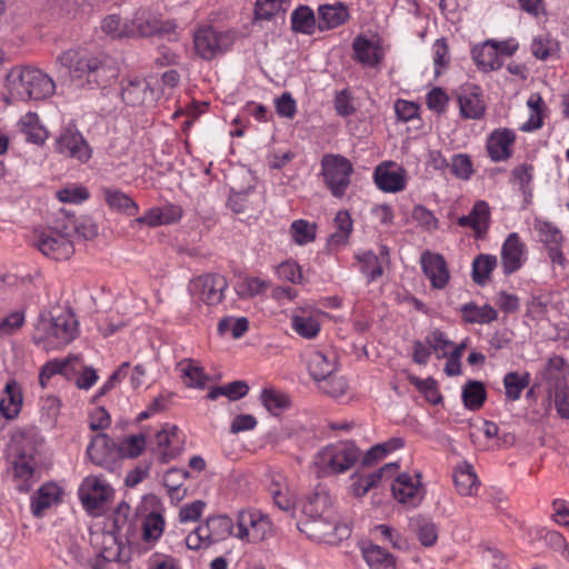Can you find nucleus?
<instances>
[{
    "label": "nucleus",
    "mask_w": 569,
    "mask_h": 569,
    "mask_svg": "<svg viewBox=\"0 0 569 569\" xmlns=\"http://www.w3.org/2000/svg\"><path fill=\"white\" fill-rule=\"evenodd\" d=\"M10 461L13 470V481L19 493H28L33 481L38 465L40 448L44 438L39 428L28 425L17 429L11 437Z\"/></svg>",
    "instance_id": "1"
},
{
    "label": "nucleus",
    "mask_w": 569,
    "mask_h": 569,
    "mask_svg": "<svg viewBox=\"0 0 569 569\" xmlns=\"http://www.w3.org/2000/svg\"><path fill=\"white\" fill-rule=\"evenodd\" d=\"M58 62L69 70L72 81L80 88L106 87L117 77V70L106 59L84 51L67 50L58 57Z\"/></svg>",
    "instance_id": "2"
},
{
    "label": "nucleus",
    "mask_w": 569,
    "mask_h": 569,
    "mask_svg": "<svg viewBox=\"0 0 569 569\" xmlns=\"http://www.w3.org/2000/svg\"><path fill=\"white\" fill-rule=\"evenodd\" d=\"M79 335V322L70 308H53L41 313L34 326L32 340L46 350L61 349Z\"/></svg>",
    "instance_id": "3"
},
{
    "label": "nucleus",
    "mask_w": 569,
    "mask_h": 569,
    "mask_svg": "<svg viewBox=\"0 0 569 569\" xmlns=\"http://www.w3.org/2000/svg\"><path fill=\"white\" fill-rule=\"evenodd\" d=\"M7 87L13 100H42L54 93L53 80L40 69L13 68L7 76Z\"/></svg>",
    "instance_id": "4"
},
{
    "label": "nucleus",
    "mask_w": 569,
    "mask_h": 569,
    "mask_svg": "<svg viewBox=\"0 0 569 569\" xmlns=\"http://www.w3.org/2000/svg\"><path fill=\"white\" fill-rule=\"evenodd\" d=\"M359 458L360 449L353 442L327 446L315 456V473L319 478L343 473L351 469Z\"/></svg>",
    "instance_id": "5"
},
{
    "label": "nucleus",
    "mask_w": 569,
    "mask_h": 569,
    "mask_svg": "<svg viewBox=\"0 0 569 569\" xmlns=\"http://www.w3.org/2000/svg\"><path fill=\"white\" fill-rule=\"evenodd\" d=\"M60 216L53 221L48 230L36 231L33 234V246L46 257L54 260H67L73 252V241L69 236V230Z\"/></svg>",
    "instance_id": "6"
},
{
    "label": "nucleus",
    "mask_w": 569,
    "mask_h": 569,
    "mask_svg": "<svg viewBox=\"0 0 569 569\" xmlns=\"http://www.w3.org/2000/svg\"><path fill=\"white\" fill-rule=\"evenodd\" d=\"M322 176L332 196L341 198L350 184L351 162L340 154H326L321 160Z\"/></svg>",
    "instance_id": "7"
},
{
    "label": "nucleus",
    "mask_w": 569,
    "mask_h": 569,
    "mask_svg": "<svg viewBox=\"0 0 569 569\" xmlns=\"http://www.w3.org/2000/svg\"><path fill=\"white\" fill-rule=\"evenodd\" d=\"M272 531V522L267 513L257 509H244L237 517L234 537L248 542H260Z\"/></svg>",
    "instance_id": "8"
},
{
    "label": "nucleus",
    "mask_w": 569,
    "mask_h": 569,
    "mask_svg": "<svg viewBox=\"0 0 569 569\" xmlns=\"http://www.w3.org/2000/svg\"><path fill=\"white\" fill-rule=\"evenodd\" d=\"M234 41L232 32L217 31L212 27H204L197 30L193 37L194 49L204 60H210L217 54L227 51Z\"/></svg>",
    "instance_id": "9"
},
{
    "label": "nucleus",
    "mask_w": 569,
    "mask_h": 569,
    "mask_svg": "<svg viewBox=\"0 0 569 569\" xmlns=\"http://www.w3.org/2000/svg\"><path fill=\"white\" fill-rule=\"evenodd\" d=\"M228 288L227 279L219 273H203L189 284L190 293L207 306H217Z\"/></svg>",
    "instance_id": "10"
},
{
    "label": "nucleus",
    "mask_w": 569,
    "mask_h": 569,
    "mask_svg": "<svg viewBox=\"0 0 569 569\" xmlns=\"http://www.w3.org/2000/svg\"><path fill=\"white\" fill-rule=\"evenodd\" d=\"M54 149L57 152L87 162L91 158V149L76 124L69 123L61 129L56 138Z\"/></svg>",
    "instance_id": "11"
},
{
    "label": "nucleus",
    "mask_w": 569,
    "mask_h": 569,
    "mask_svg": "<svg viewBox=\"0 0 569 569\" xmlns=\"http://www.w3.org/2000/svg\"><path fill=\"white\" fill-rule=\"evenodd\" d=\"M101 538V556L109 561L118 563H128L131 560L132 545L126 542L122 533H118L112 530H106L101 528V532L91 530L92 541H97Z\"/></svg>",
    "instance_id": "12"
},
{
    "label": "nucleus",
    "mask_w": 569,
    "mask_h": 569,
    "mask_svg": "<svg viewBox=\"0 0 569 569\" xmlns=\"http://www.w3.org/2000/svg\"><path fill=\"white\" fill-rule=\"evenodd\" d=\"M106 530L122 533L128 545H134L137 540V519L131 518V507L126 500H121L112 512L106 518L103 526Z\"/></svg>",
    "instance_id": "13"
},
{
    "label": "nucleus",
    "mask_w": 569,
    "mask_h": 569,
    "mask_svg": "<svg viewBox=\"0 0 569 569\" xmlns=\"http://www.w3.org/2000/svg\"><path fill=\"white\" fill-rule=\"evenodd\" d=\"M156 445L159 459L162 463L169 462L176 458L183 448V440L177 426L164 425L161 430L156 433Z\"/></svg>",
    "instance_id": "14"
},
{
    "label": "nucleus",
    "mask_w": 569,
    "mask_h": 569,
    "mask_svg": "<svg viewBox=\"0 0 569 569\" xmlns=\"http://www.w3.org/2000/svg\"><path fill=\"white\" fill-rule=\"evenodd\" d=\"M136 29V36L152 37L156 34L171 33L176 26L170 21H161L147 9H140L130 21Z\"/></svg>",
    "instance_id": "15"
},
{
    "label": "nucleus",
    "mask_w": 569,
    "mask_h": 569,
    "mask_svg": "<svg viewBox=\"0 0 569 569\" xmlns=\"http://www.w3.org/2000/svg\"><path fill=\"white\" fill-rule=\"evenodd\" d=\"M87 453L93 463L106 468L120 458L118 445L113 443L106 433H98L92 438Z\"/></svg>",
    "instance_id": "16"
},
{
    "label": "nucleus",
    "mask_w": 569,
    "mask_h": 569,
    "mask_svg": "<svg viewBox=\"0 0 569 569\" xmlns=\"http://www.w3.org/2000/svg\"><path fill=\"white\" fill-rule=\"evenodd\" d=\"M526 246L520 241L518 233H510L501 248V262L503 272L511 274L519 270L523 263Z\"/></svg>",
    "instance_id": "17"
},
{
    "label": "nucleus",
    "mask_w": 569,
    "mask_h": 569,
    "mask_svg": "<svg viewBox=\"0 0 569 569\" xmlns=\"http://www.w3.org/2000/svg\"><path fill=\"white\" fill-rule=\"evenodd\" d=\"M421 267L432 288L443 289L447 286L450 273L441 254L425 252L421 256Z\"/></svg>",
    "instance_id": "18"
},
{
    "label": "nucleus",
    "mask_w": 569,
    "mask_h": 569,
    "mask_svg": "<svg viewBox=\"0 0 569 569\" xmlns=\"http://www.w3.org/2000/svg\"><path fill=\"white\" fill-rule=\"evenodd\" d=\"M399 465L397 462L386 463L379 470L369 475H353L351 477V490L357 497H362L369 492L371 488H375L383 478H391L398 470Z\"/></svg>",
    "instance_id": "19"
},
{
    "label": "nucleus",
    "mask_w": 569,
    "mask_h": 569,
    "mask_svg": "<svg viewBox=\"0 0 569 569\" xmlns=\"http://www.w3.org/2000/svg\"><path fill=\"white\" fill-rule=\"evenodd\" d=\"M395 498H423L427 490L421 482V473H399L391 483Z\"/></svg>",
    "instance_id": "20"
},
{
    "label": "nucleus",
    "mask_w": 569,
    "mask_h": 569,
    "mask_svg": "<svg viewBox=\"0 0 569 569\" xmlns=\"http://www.w3.org/2000/svg\"><path fill=\"white\" fill-rule=\"evenodd\" d=\"M460 227H470L475 231L476 238H482L490 226V207L483 200H478L467 216L458 219Z\"/></svg>",
    "instance_id": "21"
},
{
    "label": "nucleus",
    "mask_w": 569,
    "mask_h": 569,
    "mask_svg": "<svg viewBox=\"0 0 569 569\" xmlns=\"http://www.w3.org/2000/svg\"><path fill=\"white\" fill-rule=\"evenodd\" d=\"M460 113L466 119H481L485 114L486 106L481 98V90L477 86H468L462 89L458 98Z\"/></svg>",
    "instance_id": "22"
},
{
    "label": "nucleus",
    "mask_w": 569,
    "mask_h": 569,
    "mask_svg": "<svg viewBox=\"0 0 569 569\" xmlns=\"http://www.w3.org/2000/svg\"><path fill=\"white\" fill-rule=\"evenodd\" d=\"M307 366L312 379L319 383L337 371V357L332 352L315 350L309 355Z\"/></svg>",
    "instance_id": "23"
},
{
    "label": "nucleus",
    "mask_w": 569,
    "mask_h": 569,
    "mask_svg": "<svg viewBox=\"0 0 569 569\" xmlns=\"http://www.w3.org/2000/svg\"><path fill=\"white\" fill-rule=\"evenodd\" d=\"M349 19L347 6L342 2L322 4L318 8V29L330 30L343 24Z\"/></svg>",
    "instance_id": "24"
},
{
    "label": "nucleus",
    "mask_w": 569,
    "mask_h": 569,
    "mask_svg": "<svg viewBox=\"0 0 569 569\" xmlns=\"http://www.w3.org/2000/svg\"><path fill=\"white\" fill-rule=\"evenodd\" d=\"M515 133L509 129L495 130L487 142V150L493 161L506 160L511 156L510 146L515 141Z\"/></svg>",
    "instance_id": "25"
},
{
    "label": "nucleus",
    "mask_w": 569,
    "mask_h": 569,
    "mask_svg": "<svg viewBox=\"0 0 569 569\" xmlns=\"http://www.w3.org/2000/svg\"><path fill=\"white\" fill-rule=\"evenodd\" d=\"M153 96L144 79H128L122 82L121 97L128 106H141Z\"/></svg>",
    "instance_id": "26"
},
{
    "label": "nucleus",
    "mask_w": 569,
    "mask_h": 569,
    "mask_svg": "<svg viewBox=\"0 0 569 569\" xmlns=\"http://www.w3.org/2000/svg\"><path fill=\"white\" fill-rule=\"evenodd\" d=\"M300 512L318 526L332 522L331 500H298Z\"/></svg>",
    "instance_id": "27"
},
{
    "label": "nucleus",
    "mask_w": 569,
    "mask_h": 569,
    "mask_svg": "<svg viewBox=\"0 0 569 569\" xmlns=\"http://www.w3.org/2000/svg\"><path fill=\"white\" fill-rule=\"evenodd\" d=\"M22 390L16 380L6 383L3 396L0 400V412L7 419L16 418L22 407Z\"/></svg>",
    "instance_id": "28"
},
{
    "label": "nucleus",
    "mask_w": 569,
    "mask_h": 569,
    "mask_svg": "<svg viewBox=\"0 0 569 569\" xmlns=\"http://www.w3.org/2000/svg\"><path fill=\"white\" fill-rule=\"evenodd\" d=\"M361 555L370 569H396V559L383 547L375 543H363Z\"/></svg>",
    "instance_id": "29"
},
{
    "label": "nucleus",
    "mask_w": 569,
    "mask_h": 569,
    "mask_svg": "<svg viewBox=\"0 0 569 569\" xmlns=\"http://www.w3.org/2000/svg\"><path fill=\"white\" fill-rule=\"evenodd\" d=\"M20 132L28 142L41 146L49 138L48 130L40 123L37 113L28 112L18 122Z\"/></svg>",
    "instance_id": "30"
},
{
    "label": "nucleus",
    "mask_w": 569,
    "mask_h": 569,
    "mask_svg": "<svg viewBox=\"0 0 569 569\" xmlns=\"http://www.w3.org/2000/svg\"><path fill=\"white\" fill-rule=\"evenodd\" d=\"M408 527L423 547H432L437 542L438 529L430 518L422 515L412 516L409 518Z\"/></svg>",
    "instance_id": "31"
},
{
    "label": "nucleus",
    "mask_w": 569,
    "mask_h": 569,
    "mask_svg": "<svg viewBox=\"0 0 569 569\" xmlns=\"http://www.w3.org/2000/svg\"><path fill=\"white\" fill-rule=\"evenodd\" d=\"M455 487L460 496H477L479 490V480L471 465L463 463L459 466L453 473Z\"/></svg>",
    "instance_id": "32"
},
{
    "label": "nucleus",
    "mask_w": 569,
    "mask_h": 569,
    "mask_svg": "<svg viewBox=\"0 0 569 569\" xmlns=\"http://www.w3.org/2000/svg\"><path fill=\"white\" fill-rule=\"evenodd\" d=\"M375 182L380 190L386 192H398L406 187L401 172L390 169L389 166H378L376 168Z\"/></svg>",
    "instance_id": "33"
},
{
    "label": "nucleus",
    "mask_w": 569,
    "mask_h": 569,
    "mask_svg": "<svg viewBox=\"0 0 569 569\" xmlns=\"http://www.w3.org/2000/svg\"><path fill=\"white\" fill-rule=\"evenodd\" d=\"M203 527L206 528V537L210 543L222 540L229 536H234L237 532L234 531L232 519L226 515L209 517Z\"/></svg>",
    "instance_id": "34"
},
{
    "label": "nucleus",
    "mask_w": 569,
    "mask_h": 569,
    "mask_svg": "<svg viewBox=\"0 0 569 569\" xmlns=\"http://www.w3.org/2000/svg\"><path fill=\"white\" fill-rule=\"evenodd\" d=\"M80 362V357L78 356H70L66 359L59 360L54 359L51 361H48L41 369L39 381L40 385L44 388L47 382L51 377L54 375H62L69 378L70 371H76V363Z\"/></svg>",
    "instance_id": "35"
},
{
    "label": "nucleus",
    "mask_w": 569,
    "mask_h": 569,
    "mask_svg": "<svg viewBox=\"0 0 569 569\" xmlns=\"http://www.w3.org/2000/svg\"><path fill=\"white\" fill-rule=\"evenodd\" d=\"M102 32L111 39L136 37V29L130 21H123L118 14H109L101 21Z\"/></svg>",
    "instance_id": "36"
},
{
    "label": "nucleus",
    "mask_w": 569,
    "mask_h": 569,
    "mask_svg": "<svg viewBox=\"0 0 569 569\" xmlns=\"http://www.w3.org/2000/svg\"><path fill=\"white\" fill-rule=\"evenodd\" d=\"M181 371V379L186 387L203 389L209 377L203 368L197 365L192 359H183L178 363Z\"/></svg>",
    "instance_id": "37"
},
{
    "label": "nucleus",
    "mask_w": 569,
    "mask_h": 569,
    "mask_svg": "<svg viewBox=\"0 0 569 569\" xmlns=\"http://www.w3.org/2000/svg\"><path fill=\"white\" fill-rule=\"evenodd\" d=\"M352 48L356 60L362 64L375 67L381 60L378 46L363 37H357L353 40Z\"/></svg>",
    "instance_id": "38"
},
{
    "label": "nucleus",
    "mask_w": 569,
    "mask_h": 569,
    "mask_svg": "<svg viewBox=\"0 0 569 569\" xmlns=\"http://www.w3.org/2000/svg\"><path fill=\"white\" fill-rule=\"evenodd\" d=\"M472 57L478 67L488 70L499 69L498 47L495 41L487 40L482 46L472 49Z\"/></svg>",
    "instance_id": "39"
},
{
    "label": "nucleus",
    "mask_w": 569,
    "mask_h": 569,
    "mask_svg": "<svg viewBox=\"0 0 569 569\" xmlns=\"http://www.w3.org/2000/svg\"><path fill=\"white\" fill-rule=\"evenodd\" d=\"M104 201L112 209L128 216H134L138 212L137 203L124 192L118 189L102 188Z\"/></svg>",
    "instance_id": "40"
},
{
    "label": "nucleus",
    "mask_w": 569,
    "mask_h": 569,
    "mask_svg": "<svg viewBox=\"0 0 569 569\" xmlns=\"http://www.w3.org/2000/svg\"><path fill=\"white\" fill-rule=\"evenodd\" d=\"M460 311L468 323H490L498 318L497 311L490 305L477 306L475 302L465 303Z\"/></svg>",
    "instance_id": "41"
},
{
    "label": "nucleus",
    "mask_w": 569,
    "mask_h": 569,
    "mask_svg": "<svg viewBox=\"0 0 569 569\" xmlns=\"http://www.w3.org/2000/svg\"><path fill=\"white\" fill-rule=\"evenodd\" d=\"M59 216L63 222V224L69 229V236L72 238L73 234H78L84 240H91L98 234L97 224L90 219H83L82 221H77L73 216H70L64 210L59 212Z\"/></svg>",
    "instance_id": "42"
},
{
    "label": "nucleus",
    "mask_w": 569,
    "mask_h": 569,
    "mask_svg": "<svg viewBox=\"0 0 569 569\" xmlns=\"http://www.w3.org/2000/svg\"><path fill=\"white\" fill-rule=\"evenodd\" d=\"M291 325L293 330L305 339L316 338L321 328L319 320L308 315L303 309L292 315Z\"/></svg>",
    "instance_id": "43"
},
{
    "label": "nucleus",
    "mask_w": 569,
    "mask_h": 569,
    "mask_svg": "<svg viewBox=\"0 0 569 569\" xmlns=\"http://www.w3.org/2000/svg\"><path fill=\"white\" fill-rule=\"evenodd\" d=\"M141 538L147 543L154 545L163 533L164 519L159 512H150L142 520Z\"/></svg>",
    "instance_id": "44"
},
{
    "label": "nucleus",
    "mask_w": 569,
    "mask_h": 569,
    "mask_svg": "<svg viewBox=\"0 0 569 569\" xmlns=\"http://www.w3.org/2000/svg\"><path fill=\"white\" fill-rule=\"evenodd\" d=\"M497 266V257L492 254H479L472 262V280L479 286H485Z\"/></svg>",
    "instance_id": "45"
},
{
    "label": "nucleus",
    "mask_w": 569,
    "mask_h": 569,
    "mask_svg": "<svg viewBox=\"0 0 569 569\" xmlns=\"http://www.w3.org/2000/svg\"><path fill=\"white\" fill-rule=\"evenodd\" d=\"M316 24L315 13L309 7L300 6L291 13V26L296 32L312 34Z\"/></svg>",
    "instance_id": "46"
},
{
    "label": "nucleus",
    "mask_w": 569,
    "mask_h": 569,
    "mask_svg": "<svg viewBox=\"0 0 569 569\" xmlns=\"http://www.w3.org/2000/svg\"><path fill=\"white\" fill-rule=\"evenodd\" d=\"M487 397L483 383L480 381L470 380L462 389V400L466 408L470 410H478L482 407Z\"/></svg>",
    "instance_id": "47"
},
{
    "label": "nucleus",
    "mask_w": 569,
    "mask_h": 569,
    "mask_svg": "<svg viewBox=\"0 0 569 569\" xmlns=\"http://www.w3.org/2000/svg\"><path fill=\"white\" fill-rule=\"evenodd\" d=\"M112 488L99 478H86L79 488V498H110Z\"/></svg>",
    "instance_id": "48"
},
{
    "label": "nucleus",
    "mask_w": 569,
    "mask_h": 569,
    "mask_svg": "<svg viewBox=\"0 0 569 569\" xmlns=\"http://www.w3.org/2000/svg\"><path fill=\"white\" fill-rule=\"evenodd\" d=\"M249 391V386L247 382L242 380H237L223 386H218L212 388L207 398L210 400H216L219 396H224L229 400L236 401L243 398Z\"/></svg>",
    "instance_id": "49"
},
{
    "label": "nucleus",
    "mask_w": 569,
    "mask_h": 569,
    "mask_svg": "<svg viewBox=\"0 0 569 569\" xmlns=\"http://www.w3.org/2000/svg\"><path fill=\"white\" fill-rule=\"evenodd\" d=\"M260 399L263 407L273 416L280 415L290 407L289 397L272 389H263Z\"/></svg>",
    "instance_id": "50"
},
{
    "label": "nucleus",
    "mask_w": 569,
    "mask_h": 569,
    "mask_svg": "<svg viewBox=\"0 0 569 569\" xmlns=\"http://www.w3.org/2000/svg\"><path fill=\"white\" fill-rule=\"evenodd\" d=\"M335 226L337 231L330 236V244H345L352 231V220L350 214L347 211H338L335 218Z\"/></svg>",
    "instance_id": "51"
},
{
    "label": "nucleus",
    "mask_w": 569,
    "mask_h": 569,
    "mask_svg": "<svg viewBox=\"0 0 569 569\" xmlns=\"http://www.w3.org/2000/svg\"><path fill=\"white\" fill-rule=\"evenodd\" d=\"M529 385V375L520 376L518 372H508L503 378L506 397L516 401L520 398L521 392Z\"/></svg>",
    "instance_id": "52"
},
{
    "label": "nucleus",
    "mask_w": 569,
    "mask_h": 569,
    "mask_svg": "<svg viewBox=\"0 0 569 569\" xmlns=\"http://www.w3.org/2000/svg\"><path fill=\"white\" fill-rule=\"evenodd\" d=\"M267 288V282L260 278L246 277L236 284L234 289L240 299H250L264 292Z\"/></svg>",
    "instance_id": "53"
},
{
    "label": "nucleus",
    "mask_w": 569,
    "mask_h": 569,
    "mask_svg": "<svg viewBox=\"0 0 569 569\" xmlns=\"http://www.w3.org/2000/svg\"><path fill=\"white\" fill-rule=\"evenodd\" d=\"M528 107L531 110L530 118L521 126L522 131H531L539 129L542 126V107L543 100L539 93H533L529 97Z\"/></svg>",
    "instance_id": "54"
},
{
    "label": "nucleus",
    "mask_w": 569,
    "mask_h": 569,
    "mask_svg": "<svg viewBox=\"0 0 569 569\" xmlns=\"http://www.w3.org/2000/svg\"><path fill=\"white\" fill-rule=\"evenodd\" d=\"M317 385L321 392L332 398L343 396L348 389L347 380L345 379V377L337 375V371L327 377L326 379L321 380Z\"/></svg>",
    "instance_id": "55"
},
{
    "label": "nucleus",
    "mask_w": 569,
    "mask_h": 569,
    "mask_svg": "<svg viewBox=\"0 0 569 569\" xmlns=\"http://www.w3.org/2000/svg\"><path fill=\"white\" fill-rule=\"evenodd\" d=\"M61 402L57 397H47L41 405V423L52 429L60 415Z\"/></svg>",
    "instance_id": "56"
},
{
    "label": "nucleus",
    "mask_w": 569,
    "mask_h": 569,
    "mask_svg": "<svg viewBox=\"0 0 569 569\" xmlns=\"http://www.w3.org/2000/svg\"><path fill=\"white\" fill-rule=\"evenodd\" d=\"M357 258L361 262V271L368 277L369 281H373L382 274V266L378 256L372 251H366L358 254Z\"/></svg>",
    "instance_id": "57"
},
{
    "label": "nucleus",
    "mask_w": 569,
    "mask_h": 569,
    "mask_svg": "<svg viewBox=\"0 0 569 569\" xmlns=\"http://www.w3.org/2000/svg\"><path fill=\"white\" fill-rule=\"evenodd\" d=\"M146 446V438L143 435H133L124 439L118 445L120 458H136L138 457Z\"/></svg>",
    "instance_id": "58"
},
{
    "label": "nucleus",
    "mask_w": 569,
    "mask_h": 569,
    "mask_svg": "<svg viewBox=\"0 0 569 569\" xmlns=\"http://www.w3.org/2000/svg\"><path fill=\"white\" fill-rule=\"evenodd\" d=\"M451 173L461 180H469L473 173L472 161L466 153H458L450 161Z\"/></svg>",
    "instance_id": "59"
},
{
    "label": "nucleus",
    "mask_w": 569,
    "mask_h": 569,
    "mask_svg": "<svg viewBox=\"0 0 569 569\" xmlns=\"http://www.w3.org/2000/svg\"><path fill=\"white\" fill-rule=\"evenodd\" d=\"M535 228L539 232L541 241L547 246L561 244L562 234L552 223L537 219Z\"/></svg>",
    "instance_id": "60"
},
{
    "label": "nucleus",
    "mask_w": 569,
    "mask_h": 569,
    "mask_svg": "<svg viewBox=\"0 0 569 569\" xmlns=\"http://www.w3.org/2000/svg\"><path fill=\"white\" fill-rule=\"evenodd\" d=\"M553 400L558 415L563 419H569V388L561 380L555 385Z\"/></svg>",
    "instance_id": "61"
},
{
    "label": "nucleus",
    "mask_w": 569,
    "mask_h": 569,
    "mask_svg": "<svg viewBox=\"0 0 569 569\" xmlns=\"http://www.w3.org/2000/svg\"><path fill=\"white\" fill-rule=\"evenodd\" d=\"M410 381L418 388L420 392H422L426 399L433 403L438 405L441 402L442 397L437 388V381L432 378H427L425 380L419 379L417 377H411Z\"/></svg>",
    "instance_id": "62"
},
{
    "label": "nucleus",
    "mask_w": 569,
    "mask_h": 569,
    "mask_svg": "<svg viewBox=\"0 0 569 569\" xmlns=\"http://www.w3.org/2000/svg\"><path fill=\"white\" fill-rule=\"evenodd\" d=\"M315 224L306 220H296L291 224L292 238L298 244H305L313 241L316 237Z\"/></svg>",
    "instance_id": "63"
},
{
    "label": "nucleus",
    "mask_w": 569,
    "mask_h": 569,
    "mask_svg": "<svg viewBox=\"0 0 569 569\" xmlns=\"http://www.w3.org/2000/svg\"><path fill=\"white\" fill-rule=\"evenodd\" d=\"M189 472L180 468H171L163 476V485L168 489L170 495L179 493L183 485V480L187 479Z\"/></svg>",
    "instance_id": "64"
}]
</instances>
